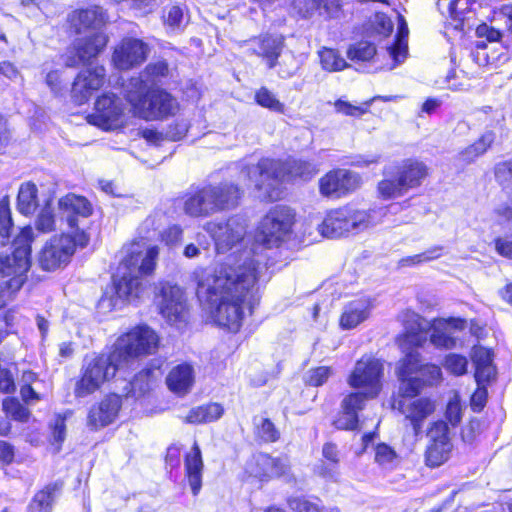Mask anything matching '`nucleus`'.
<instances>
[{"instance_id": "61", "label": "nucleus", "mask_w": 512, "mask_h": 512, "mask_svg": "<svg viewBox=\"0 0 512 512\" xmlns=\"http://www.w3.org/2000/svg\"><path fill=\"white\" fill-rule=\"evenodd\" d=\"M468 361L464 356L449 354L445 359V367L455 375H462L467 371Z\"/></svg>"}, {"instance_id": "53", "label": "nucleus", "mask_w": 512, "mask_h": 512, "mask_svg": "<svg viewBox=\"0 0 512 512\" xmlns=\"http://www.w3.org/2000/svg\"><path fill=\"white\" fill-rule=\"evenodd\" d=\"M255 99L262 107L268 108L274 112H284V104L281 103L276 96L265 87L260 88L256 92Z\"/></svg>"}, {"instance_id": "42", "label": "nucleus", "mask_w": 512, "mask_h": 512, "mask_svg": "<svg viewBox=\"0 0 512 512\" xmlns=\"http://www.w3.org/2000/svg\"><path fill=\"white\" fill-rule=\"evenodd\" d=\"M318 56L321 67L325 71L337 72L348 67L346 60L335 49L323 47L318 51Z\"/></svg>"}, {"instance_id": "38", "label": "nucleus", "mask_w": 512, "mask_h": 512, "mask_svg": "<svg viewBox=\"0 0 512 512\" xmlns=\"http://www.w3.org/2000/svg\"><path fill=\"white\" fill-rule=\"evenodd\" d=\"M38 207V189L32 182L22 183L17 196V209L23 215H31Z\"/></svg>"}, {"instance_id": "55", "label": "nucleus", "mask_w": 512, "mask_h": 512, "mask_svg": "<svg viewBox=\"0 0 512 512\" xmlns=\"http://www.w3.org/2000/svg\"><path fill=\"white\" fill-rule=\"evenodd\" d=\"M494 175L503 189L512 190V160L497 163L494 167Z\"/></svg>"}, {"instance_id": "34", "label": "nucleus", "mask_w": 512, "mask_h": 512, "mask_svg": "<svg viewBox=\"0 0 512 512\" xmlns=\"http://www.w3.org/2000/svg\"><path fill=\"white\" fill-rule=\"evenodd\" d=\"M471 358L475 365V379L477 383H487L495 377L496 370L492 364V353L489 349L481 346L474 347Z\"/></svg>"}, {"instance_id": "43", "label": "nucleus", "mask_w": 512, "mask_h": 512, "mask_svg": "<svg viewBox=\"0 0 512 512\" xmlns=\"http://www.w3.org/2000/svg\"><path fill=\"white\" fill-rule=\"evenodd\" d=\"M319 191L325 197H343L341 177L338 174V169L331 170L320 178Z\"/></svg>"}, {"instance_id": "33", "label": "nucleus", "mask_w": 512, "mask_h": 512, "mask_svg": "<svg viewBox=\"0 0 512 512\" xmlns=\"http://www.w3.org/2000/svg\"><path fill=\"white\" fill-rule=\"evenodd\" d=\"M193 367L187 363L174 367L167 376V385L171 391L179 395L188 393L194 384Z\"/></svg>"}, {"instance_id": "31", "label": "nucleus", "mask_w": 512, "mask_h": 512, "mask_svg": "<svg viewBox=\"0 0 512 512\" xmlns=\"http://www.w3.org/2000/svg\"><path fill=\"white\" fill-rule=\"evenodd\" d=\"M203 460L197 442H194L190 452L185 457V469L193 495H197L202 487Z\"/></svg>"}, {"instance_id": "56", "label": "nucleus", "mask_w": 512, "mask_h": 512, "mask_svg": "<svg viewBox=\"0 0 512 512\" xmlns=\"http://www.w3.org/2000/svg\"><path fill=\"white\" fill-rule=\"evenodd\" d=\"M13 223L9 207V199L7 196L0 200V237L9 238Z\"/></svg>"}, {"instance_id": "23", "label": "nucleus", "mask_w": 512, "mask_h": 512, "mask_svg": "<svg viewBox=\"0 0 512 512\" xmlns=\"http://www.w3.org/2000/svg\"><path fill=\"white\" fill-rule=\"evenodd\" d=\"M347 233L358 234L381 222L384 215L382 209H358L353 206H344Z\"/></svg>"}, {"instance_id": "6", "label": "nucleus", "mask_w": 512, "mask_h": 512, "mask_svg": "<svg viewBox=\"0 0 512 512\" xmlns=\"http://www.w3.org/2000/svg\"><path fill=\"white\" fill-rule=\"evenodd\" d=\"M33 240V229L30 226L23 228L16 237L11 255L0 253V290L17 292L26 280V273L30 267V244Z\"/></svg>"}, {"instance_id": "60", "label": "nucleus", "mask_w": 512, "mask_h": 512, "mask_svg": "<svg viewBox=\"0 0 512 512\" xmlns=\"http://www.w3.org/2000/svg\"><path fill=\"white\" fill-rule=\"evenodd\" d=\"M332 375V369L330 367L321 366L314 369H310L306 376V382L311 386H321L328 378Z\"/></svg>"}, {"instance_id": "32", "label": "nucleus", "mask_w": 512, "mask_h": 512, "mask_svg": "<svg viewBox=\"0 0 512 512\" xmlns=\"http://www.w3.org/2000/svg\"><path fill=\"white\" fill-rule=\"evenodd\" d=\"M210 188L218 212L238 206L242 191L237 185L231 182H222L217 185H210Z\"/></svg>"}, {"instance_id": "9", "label": "nucleus", "mask_w": 512, "mask_h": 512, "mask_svg": "<svg viewBox=\"0 0 512 512\" xmlns=\"http://www.w3.org/2000/svg\"><path fill=\"white\" fill-rule=\"evenodd\" d=\"M122 368H124L122 364L114 359L113 352L110 355L86 358L82 367V376L75 387V395L85 397L94 393Z\"/></svg>"}, {"instance_id": "58", "label": "nucleus", "mask_w": 512, "mask_h": 512, "mask_svg": "<svg viewBox=\"0 0 512 512\" xmlns=\"http://www.w3.org/2000/svg\"><path fill=\"white\" fill-rule=\"evenodd\" d=\"M279 65L278 75L283 79L291 78L299 69V63L293 53H287L282 57Z\"/></svg>"}, {"instance_id": "18", "label": "nucleus", "mask_w": 512, "mask_h": 512, "mask_svg": "<svg viewBox=\"0 0 512 512\" xmlns=\"http://www.w3.org/2000/svg\"><path fill=\"white\" fill-rule=\"evenodd\" d=\"M106 71L103 66L83 69L79 72L72 85V98L75 103H85L92 93L104 84Z\"/></svg>"}, {"instance_id": "24", "label": "nucleus", "mask_w": 512, "mask_h": 512, "mask_svg": "<svg viewBox=\"0 0 512 512\" xmlns=\"http://www.w3.org/2000/svg\"><path fill=\"white\" fill-rule=\"evenodd\" d=\"M374 307L370 297H359L345 304L340 316V327L345 330L353 329L366 321Z\"/></svg>"}, {"instance_id": "30", "label": "nucleus", "mask_w": 512, "mask_h": 512, "mask_svg": "<svg viewBox=\"0 0 512 512\" xmlns=\"http://www.w3.org/2000/svg\"><path fill=\"white\" fill-rule=\"evenodd\" d=\"M210 185H207L187 197L184 202V211L193 217L209 216L217 213L216 203Z\"/></svg>"}, {"instance_id": "5", "label": "nucleus", "mask_w": 512, "mask_h": 512, "mask_svg": "<svg viewBox=\"0 0 512 512\" xmlns=\"http://www.w3.org/2000/svg\"><path fill=\"white\" fill-rule=\"evenodd\" d=\"M124 96L133 115L147 121L166 119L179 109L177 100L170 93L161 88L146 90L145 80L141 78L129 80L124 87Z\"/></svg>"}, {"instance_id": "14", "label": "nucleus", "mask_w": 512, "mask_h": 512, "mask_svg": "<svg viewBox=\"0 0 512 512\" xmlns=\"http://www.w3.org/2000/svg\"><path fill=\"white\" fill-rule=\"evenodd\" d=\"M155 299L160 314L168 322L176 324L185 321L188 306L185 292L180 286L162 283Z\"/></svg>"}, {"instance_id": "16", "label": "nucleus", "mask_w": 512, "mask_h": 512, "mask_svg": "<svg viewBox=\"0 0 512 512\" xmlns=\"http://www.w3.org/2000/svg\"><path fill=\"white\" fill-rule=\"evenodd\" d=\"M107 42L108 38L102 32H94L85 38L78 39L66 55L65 65L75 67L90 61L104 50Z\"/></svg>"}, {"instance_id": "11", "label": "nucleus", "mask_w": 512, "mask_h": 512, "mask_svg": "<svg viewBox=\"0 0 512 512\" xmlns=\"http://www.w3.org/2000/svg\"><path fill=\"white\" fill-rule=\"evenodd\" d=\"M383 363L372 356H363L355 364L348 378V384L357 389H363L364 400L375 398L382 388Z\"/></svg>"}, {"instance_id": "22", "label": "nucleus", "mask_w": 512, "mask_h": 512, "mask_svg": "<svg viewBox=\"0 0 512 512\" xmlns=\"http://www.w3.org/2000/svg\"><path fill=\"white\" fill-rule=\"evenodd\" d=\"M122 406L120 396L110 394L105 396L98 404L91 407L87 424L94 430L111 424L118 416Z\"/></svg>"}, {"instance_id": "13", "label": "nucleus", "mask_w": 512, "mask_h": 512, "mask_svg": "<svg viewBox=\"0 0 512 512\" xmlns=\"http://www.w3.org/2000/svg\"><path fill=\"white\" fill-rule=\"evenodd\" d=\"M87 119L89 123L104 130L120 128L125 123L124 104L115 94L105 93L97 98L94 112Z\"/></svg>"}, {"instance_id": "3", "label": "nucleus", "mask_w": 512, "mask_h": 512, "mask_svg": "<svg viewBox=\"0 0 512 512\" xmlns=\"http://www.w3.org/2000/svg\"><path fill=\"white\" fill-rule=\"evenodd\" d=\"M123 257L114 279L119 298L128 302L139 300L146 290L143 278L154 273L159 248L145 241L133 240L122 248Z\"/></svg>"}, {"instance_id": "63", "label": "nucleus", "mask_w": 512, "mask_h": 512, "mask_svg": "<svg viewBox=\"0 0 512 512\" xmlns=\"http://www.w3.org/2000/svg\"><path fill=\"white\" fill-rule=\"evenodd\" d=\"M427 436L430 443L450 442L448 438V426L444 421L434 422L428 430Z\"/></svg>"}, {"instance_id": "17", "label": "nucleus", "mask_w": 512, "mask_h": 512, "mask_svg": "<svg viewBox=\"0 0 512 512\" xmlns=\"http://www.w3.org/2000/svg\"><path fill=\"white\" fill-rule=\"evenodd\" d=\"M466 322L461 318H436L430 323L428 330L431 331L430 342L439 349H453L456 347L457 338L455 331L465 329Z\"/></svg>"}, {"instance_id": "46", "label": "nucleus", "mask_w": 512, "mask_h": 512, "mask_svg": "<svg viewBox=\"0 0 512 512\" xmlns=\"http://www.w3.org/2000/svg\"><path fill=\"white\" fill-rule=\"evenodd\" d=\"M378 192L384 199L402 196L406 191L397 174L386 176L378 183Z\"/></svg>"}, {"instance_id": "64", "label": "nucleus", "mask_w": 512, "mask_h": 512, "mask_svg": "<svg viewBox=\"0 0 512 512\" xmlns=\"http://www.w3.org/2000/svg\"><path fill=\"white\" fill-rule=\"evenodd\" d=\"M289 507L294 512H322L319 504L302 497H294L289 500Z\"/></svg>"}, {"instance_id": "50", "label": "nucleus", "mask_w": 512, "mask_h": 512, "mask_svg": "<svg viewBox=\"0 0 512 512\" xmlns=\"http://www.w3.org/2000/svg\"><path fill=\"white\" fill-rule=\"evenodd\" d=\"M375 54V46L367 41H361L351 45L347 51V57L352 61H369Z\"/></svg>"}, {"instance_id": "35", "label": "nucleus", "mask_w": 512, "mask_h": 512, "mask_svg": "<svg viewBox=\"0 0 512 512\" xmlns=\"http://www.w3.org/2000/svg\"><path fill=\"white\" fill-rule=\"evenodd\" d=\"M318 230L323 237L340 238L347 236L344 207L327 213Z\"/></svg>"}, {"instance_id": "21", "label": "nucleus", "mask_w": 512, "mask_h": 512, "mask_svg": "<svg viewBox=\"0 0 512 512\" xmlns=\"http://www.w3.org/2000/svg\"><path fill=\"white\" fill-rule=\"evenodd\" d=\"M383 174L386 176L397 174L406 191H408L421 185L428 175V167L423 162L407 159L399 164L386 166Z\"/></svg>"}, {"instance_id": "36", "label": "nucleus", "mask_w": 512, "mask_h": 512, "mask_svg": "<svg viewBox=\"0 0 512 512\" xmlns=\"http://www.w3.org/2000/svg\"><path fill=\"white\" fill-rule=\"evenodd\" d=\"M408 26L403 16L398 15V34L397 40L388 49L389 57L392 58L393 64L388 67L389 70L394 69L398 64L402 63L408 52L407 37H408Z\"/></svg>"}, {"instance_id": "37", "label": "nucleus", "mask_w": 512, "mask_h": 512, "mask_svg": "<svg viewBox=\"0 0 512 512\" xmlns=\"http://www.w3.org/2000/svg\"><path fill=\"white\" fill-rule=\"evenodd\" d=\"M413 357L416 358L415 362L417 363L414 367L413 376H417L422 382V388L425 385H432L434 382H437L441 378V369L432 364L422 365L420 362V355L417 352L411 351L405 355V357L399 361V367L402 363H404L408 358Z\"/></svg>"}, {"instance_id": "19", "label": "nucleus", "mask_w": 512, "mask_h": 512, "mask_svg": "<svg viewBox=\"0 0 512 512\" xmlns=\"http://www.w3.org/2000/svg\"><path fill=\"white\" fill-rule=\"evenodd\" d=\"M58 210L61 219L72 229V233L80 230L78 228L79 219L88 218L93 212L91 203L85 197L73 193L59 199Z\"/></svg>"}, {"instance_id": "2", "label": "nucleus", "mask_w": 512, "mask_h": 512, "mask_svg": "<svg viewBox=\"0 0 512 512\" xmlns=\"http://www.w3.org/2000/svg\"><path fill=\"white\" fill-rule=\"evenodd\" d=\"M416 358L410 357L399 367L396 374L399 381L398 392L393 398L392 407L404 418L406 429L404 440L413 446L423 431L425 421L435 411V402L429 397H419L422 382L413 376Z\"/></svg>"}, {"instance_id": "26", "label": "nucleus", "mask_w": 512, "mask_h": 512, "mask_svg": "<svg viewBox=\"0 0 512 512\" xmlns=\"http://www.w3.org/2000/svg\"><path fill=\"white\" fill-rule=\"evenodd\" d=\"M286 460L273 458L268 454H258L248 464L247 472L260 480L279 477L287 472Z\"/></svg>"}, {"instance_id": "52", "label": "nucleus", "mask_w": 512, "mask_h": 512, "mask_svg": "<svg viewBox=\"0 0 512 512\" xmlns=\"http://www.w3.org/2000/svg\"><path fill=\"white\" fill-rule=\"evenodd\" d=\"M2 407L5 413L14 420L26 422L29 419L30 411L16 398L4 399Z\"/></svg>"}, {"instance_id": "10", "label": "nucleus", "mask_w": 512, "mask_h": 512, "mask_svg": "<svg viewBox=\"0 0 512 512\" xmlns=\"http://www.w3.org/2000/svg\"><path fill=\"white\" fill-rule=\"evenodd\" d=\"M295 223V212L286 205H276L262 218L258 226V240L268 248L287 241Z\"/></svg>"}, {"instance_id": "40", "label": "nucleus", "mask_w": 512, "mask_h": 512, "mask_svg": "<svg viewBox=\"0 0 512 512\" xmlns=\"http://www.w3.org/2000/svg\"><path fill=\"white\" fill-rule=\"evenodd\" d=\"M315 5L319 8H323L326 14L331 18H337L340 15V0H313V4L304 3L303 5L301 4V2H294V7L298 10V13L304 18L312 14Z\"/></svg>"}, {"instance_id": "54", "label": "nucleus", "mask_w": 512, "mask_h": 512, "mask_svg": "<svg viewBox=\"0 0 512 512\" xmlns=\"http://www.w3.org/2000/svg\"><path fill=\"white\" fill-rule=\"evenodd\" d=\"M338 174L341 177L343 196H346L361 187L362 178L358 173L346 169H338Z\"/></svg>"}, {"instance_id": "7", "label": "nucleus", "mask_w": 512, "mask_h": 512, "mask_svg": "<svg viewBox=\"0 0 512 512\" xmlns=\"http://www.w3.org/2000/svg\"><path fill=\"white\" fill-rule=\"evenodd\" d=\"M159 340L158 334L149 326H136L117 339L113 357L123 367H130L136 361L156 353Z\"/></svg>"}, {"instance_id": "41", "label": "nucleus", "mask_w": 512, "mask_h": 512, "mask_svg": "<svg viewBox=\"0 0 512 512\" xmlns=\"http://www.w3.org/2000/svg\"><path fill=\"white\" fill-rule=\"evenodd\" d=\"M322 455L332 466L330 467L325 464L319 465L317 468L318 474L322 477L336 480L339 474L336 467L340 461L337 446L333 443H325L322 448Z\"/></svg>"}, {"instance_id": "28", "label": "nucleus", "mask_w": 512, "mask_h": 512, "mask_svg": "<svg viewBox=\"0 0 512 512\" xmlns=\"http://www.w3.org/2000/svg\"><path fill=\"white\" fill-rule=\"evenodd\" d=\"M405 333L404 337L409 344L422 346L427 340V331L431 322L412 310H405L399 315Z\"/></svg>"}, {"instance_id": "48", "label": "nucleus", "mask_w": 512, "mask_h": 512, "mask_svg": "<svg viewBox=\"0 0 512 512\" xmlns=\"http://www.w3.org/2000/svg\"><path fill=\"white\" fill-rule=\"evenodd\" d=\"M168 73V64L165 61H158L147 65L145 70L141 73V75L138 78L145 80L146 90H149V83H157L158 81H160L161 78L167 77Z\"/></svg>"}, {"instance_id": "15", "label": "nucleus", "mask_w": 512, "mask_h": 512, "mask_svg": "<svg viewBox=\"0 0 512 512\" xmlns=\"http://www.w3.org/2000/svg\"><path fill=\"white\" fill-rule=\"evenodd\" d=\"M149 51V46L142 40L125 38L114 49L113 65L119 70L132 69L147 59Z\"/></svg>"}, {"instance_id": "1", "label": "nucleus", "mask_w": 512, "mask_h": 512, "mask_svg": "<svg viewBox=\"0 0 512 512\" xmlns=\"http://www.w3.org/2000/svg\"><path fill=\"white\" fill-rule=\"evenodd\" d=\"M260 268L247 254L244 258L228 257L215 266L198 267L193 271L196 295L219 326L232 332L240 329L245 309L252 312L257 302Z\"/></svg>"}, {"instance_id": "20", "label": "nucleus", "mask_w": 512, "mask_h": 512, "mask_svg": "<svg viewBox=\"0 0 512 512\" xmlns=\"http://www.w3.org/2000/svg\"><path fill=\"white\" fill-rule=\"evenodd\" d=\"M247 51L262 58L269 69L277 65L284 48V39L281 36L262 35L244 42Z\"/></svg>"}, {"instance_id": "8", "label": "nucleus", "mask_w": 512, "mask_h": 512, "mask_svg": "<svg viewBox=\"0 0 512 512\" xmlns=\"http://www.w3.org/2000/svg\"><path fill=\"white\" fill-rule=\"evenodd\" d=\"M89 240V235L84 230L53 236L45 243L39 253V266L43 270L54 271L67 265L76 248L86 247Z\"/></svg>"}, {"instance_id": "49", "label": "nucleus", "mask_w": 512, "mask_h": 512, "mask_svg": "<svg viewBox=\"0 0 512 512\" xmlns=\"http://www.w3.org/2000/svg\"><path fill=\"white\" fill-rule=\"evenodd\" d=\"M254 425L257 435L265 442H275L279 439L280 433L274 423L263 416L254 417Z\"/></svg>"}, {"instance_id": "45", "label": "nucleus", "mask_w": 512, "mask_h": 512, "mask_svg": "<svg viewBox=\"0 0 512 512\" xmlns=\"http://www.w3.org/2000/svg\"><path fill=\"white\" fill-rule=\"evenodd\" d=\"M57 485H48L39 491L28 506V512H51L54 500L53 493Z\"/></svg>"}, {"instance_id": "4", "label": "nucleus", "mask_w": 512, "mask_h": 512, "mask_svg": "<svg viewBox=\"0 0 512 512\" xmlns=\"http://www.w3.org/2000/svg\"><path fill=\"white\" fill-rule=\"evenodd\" d=\"M319 168L316 164L293 160L282 163L273 159H262L256 165L244 171L254 183L259 197L264 200L275 201L281 197L280 184L288 177H299L308 180L316 175Z\"/></svg>"}, {"instance_id": "39", "label": "nucleus", "mask_w": 512, "mask_h": 512, "mask_svg": "<svg viewBox=\"0 0 512 512\" xmlns=\"http://www.w3.org/2000/svg\"><path fill=\"white\" fill-rule=\"evenodd\" d=\"M222 415V406L218 403H210L191 409L184 421L190 424H203L218 420Z\"/></svg>"}, {"instance_id": "57", "label": "nucleus", "mask_w": 512, "mask_h": 512, "mask_svg": "<svg viewBox=\"0 0 512 512\" xmlns=\"http://www.w3.org/2000/svg\"><path fill=\"white\" fill-rule=\"evenodd\" d=\"M374 101V98L365 102L363 106L353 105L344 100H337L334 104L335 110L348 116H361L368 111L369 106Z\"/></svg>"}, {"instance_id": "44", "label": "nucleus", "mask_w": 512, "mask_h": 512, "mask_svg": "<svg viewBox=\"0 0 512 512\" xmlns=\"http://www.w3.org/2000/svg\"><path fill=\"white\" fill-rule=\"evenodd\" d=\"M165 220V215L160 212L153 213L146 217L138 227L139 239L136 240L147 242L152 239Z\"/></svg>"}, {"instance_id": "27", "label": "nucleus", "mask_w": 512, "mask_h": 512, "mask_svg": "<svg viewBox=\"0 0 512 512\" xmlns=\"http://www.w3.org/2000/svg\"><path fill=\"white\" fill-rule=\"evenodd\" d=\"M364 395L359 392L348 394L341 403V413L334 421L337 429L356 430L359 428L358 411L364 407Z\"/></svg>"}, {"instance_id": "62", "label": "nucleus", "mask_w": 512, "mask_h": 512, "mask_svg": "<svg viewBox=\"0 0 512 512\" xmlns=\"http://www.w3.org/2000/svg\"><path fill=\"white\" fill-rule=\"evenodd\" d=\"M184 13L180 6H171L164 15V23L173 30L181 29L184 23Z\"/></svg>"}, {"instance_id": "59", "label": "nucleus", "mask_w": 512, "mask_h": 512, "mask_svg": "<svg viewBox=\"0 0 512 512\" xmlns=\"http://www.w3.org/2000/svg\"><path fill=\"white\" fill-rule=\"evenodd\" d=\"M397 459L396 452L388 445L378 444L375 451V461L387 468L391 467Z\"/></svg>"}, {"instance_id": "25", "label": "nucleus", "mask_w": 512, "mask_h": 512, "mask_svg": "<svg viewBox=\"0 0 512 512\" xmlns=\"http://www.w3.org/2000/svg\"><path fill=\"white\" fill-rule=\"evenodd\" d=\"M476 2L473 0H451L448 6V25L462 32L476 26Z\"/></svg>"}, {"instance_id": "29", "label": "nucleus", "mask_w": 512, "mask_h": 512, "mask_svg": "<svg viewBox=\"0 0 512 512\" xmlns=\"http://www.w3.org/2000/svg\"><path fill=\"white\" fill-rule=\"evenodd\" d=\"M68 21L77 34L83 32H99L105 23V15L100 7L75 10L69 14Z\"/></svg>"}, {"instance_id": "47", "label": "nucleus", "mask_w": 512, "mask_h": 512, "mask_svg": "<svg viewBox=\"0 0 512 512\" xmlns=\"http://www.w3.org/2000/svg\"><path fill=\"white\" fill-rule=\"evenodd\" d=\"M451 451L450 442L430 443L426 450V462L431 467H437L443 464Z\"/></svg>"}, {"instance_id": "51", "label": "nucleus", "mask_w": 512, "mask_h": 512, "mask_svg": "<svg viewBox=\"0 0 512 512\" xmlns=\"http://www.w3.org/2000/svg\"><path fill=\"white\" fill-rule=\"evenodd\" d=\"M35 227L43 233L51 232L55 229V216L51 206V200H47L35 221Z\"/></svg>"}, {"instance_id": "12", "label": "nucleus", "mask_w": 512, "mask_h": 512, "mask_svg": "<svg viewBox=\"0 0 512 512\" xmlns=\"http://www.w3.org/2000/svg\"><path fill=\"white\" fill-rule=\"evenodd\" d=\"M246 228V220L237 215L226 221H210L204 226L205 231L213 238L219 253H225L239 244L244 239Z\"/></svg>"}]
</instances>
